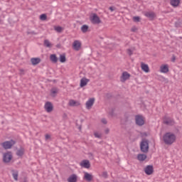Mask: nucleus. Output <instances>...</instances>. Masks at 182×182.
Wrapping results in <instances>:
<instances>
[{"mask_svg": "<svg viewBox=\"0 0 182 182\" xmlns=\"http://www.w3.org/2000/svg\"><path fill=\"white\" fill-rule=\"evenodd\" d=\"M177 136L173 132H166L162 136V141L166 146H171L173 143H176Z\"/></svg>", "mask_w": 182, "mask_h": 182, "instance_id": "1", "label": "nucleus"}, {"mask_svg": "<svg viewBox=\"0 0 182 182\" xmlns=\"http://www.w3.org/2000/svg\"><path fill=\"white\" fill-rule=\"evenodd\" d=\"M90 21L93 25H99L102 23V20L100 19V17H99V16H97V14L95 13L90 14Z\"/></svg>", "mask_w": 182, "mask_h": 182, "instance_id": "2", "label": "nucleus"}, {"mask_svg": "<svg viewBox=\"0 0 182 182\" xmlns=\"http://www.w3.org/2000/svg\"><path fill=\"white\" fill-rule=\"evenodd\" d=\"M141 150L143 153H147L149 151V141L144 139L140 144Z\"/></svg>", "mask_w": 182, "mask_h": 182, "instance_id": "3", "label": "nucleus"}, {"mask_svg": "<svg viewBox=\"0 0 182 182\" xmlns=\"http://www.w3.org/2000/svg\"><path fill=\"white\" fill-rule=\"evenodd\" d=\"M131 76L132 75H130V73H127V71L123 72L122 75L120 76V82L124 83L126 80H129V79H130Z\"/></svg>", "mask_w": 182, "mask_h": 182, "instance_id": "4", "label": "nucleus"}, {"mask_svg": "<svg viewBox=\"0 0 182 182\" xmlns=\"http://www.w3.org/2000/svg\"><path fill=\"white\" fill-rule=\"evenodd\" d=\"M135 122L138 126H143L144 124L145 119L141 115H136L135 117Z\"/></svg>", "mask_w": 182, "mask_h": 182, "instance_id": "5", "label": "nucleus"}, {"mask_svg": "<svg viewBox=\"0 0 182 182\" xmlns=\"http://www.w3.org/2000/svg\"><path fill=\"white\" fill-rule=\"evenodd\" d=\"M44 109L47 113H50V112L53 111V105L50 102H47L44 105Z\"/></svg>", "mask_w": 182, "mask_h": 182, "instance_id": "6", "label": "nucleus"}, {"mask_svg": "<svg viewBox=\"0 0 182 182\" xmlns=\"http://www.w3.org/2000/svg\"><path fill=\"white\" fill-rule=\"evenodd\" d=\"M95 105V98H90L85 103V107L87 110H90Z\"/></svg>", "mask_w": 182, "mask_h": 182, "instance_id": "7", "label": "nucleus"}, {"mask_svg": "<svg viewBox=\"0 0 182 182\" xmlns=\"http://www.w3.org/2000/svg\"><path fill=\"white\" fill-rule=\"evenodd\" d=\"M14 144H15V141L11 140V141H7L4 142L2 144V146L4 149H11L12 146H14Z\"/></svg>", "mask_w": 182, "mask_h": 182, "instance_id": "8", "label": "nucleus"}, {"mask_svg": "<svg viewBox=\"0 0 182 182\" xmlns=\"http://www.w3.org/2000/svg\"><path fill=\"white\" fill-rule=\"evenodd\" d=\"M68 106H70V107H77L80 106V102L75 100H70Z\"/></svg>", "mask_w": 182, "mask_h": 182, "instance_id": "9", "label": "nucleus"}, {"mask_svg": "<svg viewBox=\"0 0 182 182\" xmlns=\"http://www.w3.org/2000/svg\"><path fill=\"white\" fill-rule=\"evenodd\" d=\"M3 160L4 163H9L12 160V154L7 152L4 154Z\"/></svg>", "mask_w": 182, "mask_h": 182, "instance_id": "10", "label": "nucleus"}, {"mask_svg": "<svg viewBox=\"0 0 182 182\" xmlns=\"http://www.w3.org/2000/svg\"><path fill=\"white\" fill-rule=\"evenodd\" d=\"M73 48L75 50H80V48H82V43L77 40L75 41L73 43Z\"/></svg>", "mask_w": 182, "mask_h": 182, "instance_id": "11", "label": "nucleus"}, {"mask_svg": "<svg viewBox=\"0 0 182 182\" xmlns=\"http://www.w3.org/2000/svg\"><path fill=\"white\" fill-rule=\"evenodd\" d=\"M169 69H168V64H162L160 66L159 72L161 73H168Z\"/></svg>", "mask_w": 182, "mask_h": 182, "instance_id": "12", "label": "nucleus"}, {"mask_svg": "<svg viewBox=\"0 0 182 182\" xmlns=\"http://www.w3.org/2000/svg\"><path fill=\"white\" fill-rule=\"evenodd\" d=\"M144 15L146 16V18H149L150 21H153V19L156 18V14H154L153 11H146L144 13Z\"/></svg>", "mask_w": 182, "mask_h": 182, "instance_id": "13", "label": "nucleus"}, {"mask_svg": "<svg viewBox=\"0 0 182 182\" xmlns=\"http://www.w3.org/2000/svg\"><path fill=\"white\" fill-rule=\"evenodd\" d=\"M141 69L145 73H149L150 72V68L149 67V65L144 63H141Z\"/></svg>", "mask_w": 182, "mask_h": 182, "instance_id": "14", "label": "nucleus"}, {"mask_svg": "<svg viewBox=\"0 0 182 182\" xmlns=\"http://www.w3.org/2000/svg\"><path fill=\"white\" fill-rule=\"evenodd\" d=\"M154 171L153 166H147L144 169V172L147 176H151Z\"/></svg>", "mask_w": 182, "mask_h": 182, "instance_id": "15", "label": "nucleus"}, {"mask_svg": "<svg viewBox=\"0 0 182 182\" xmlns=\"http://www.w3.org/2000/svg\"><path fill=\"white\" fill-rule=\"evenodd\" d=\"M81 167H84V168H90V162L87 160H83L80 164Z\"/></svg>", "mask_w": 182, "mask_h": 182, "instance_id": "16", "label": "nucleus"}, {"mask_svg": "<svg viewBox=\"0 0 182 182\" xmlns=\"http://www.w3.org/2000/svg\"><path fill=\"white\" fill-rule=\"evenodd\" d=\"M83 178L86 181H92L93 180V175H92V173H89L87 172H84Z\"/></svg>", "mask_w": 182, "mask_h": 182, "instance_id": "17", "label": "nucleus"}, {"mask_svg": "<svg viewBox=\"0 0 182 182\" xmlns=\"http://www.w3.org/2000/svg\"><path fill=\"white\" fill-rule=\"evenodd\" d=\"M89 79L86 78V77H83L80 80V87H85V86H86L87 85V83H89Z\"/></svg>", "mask_w": 182, "mask_h": 182, "instance_id": "18", "label": "nucleus"}, {"mask_svg": "<svg viewBox=\"0 0 182 182\" xmlns=\"http://www.w3.org/2000/svg\"><path fill=\"white\" fill-rule=\"evenodd\" d=\"M170 4L173 8H177L180 5L181 1L180 0H170Z\"/></svg>", "mask_w": 182, "mask_h": 182, "instance_id": "19", "label": "nucleus"}, {"mask_svg": "<svg viewBox=\"0 0 182 182\" xmlns=\"http://www.w3.org/2000/svg\"><path fill=\"white\" fill-rule=\"evenodd\" d=\"M31 62L33 66H36V65L41 63V59L39 58H32Z\"/></svg>", "mask_w": 182, "mask_h": 182, "instance_id": "20", "label": "nucleus"}, {"mask_svg": "<svg viewBox=\"0 0 182 182\" xmlns=\"http://www.w3.org/2000/svg\"><path fill=\"white\" fill-rule=\"evenodd\" d=\"M68 182H77V176L76 174H73L69 176L68 178Z\"/></svg>", "mask_w": 182, "mask_h": 182, "instance_id": "21", "label": "nucleus"}, {"mask_svg": "<svg viewBox=\"0 0 182 182\" xmlns=\"http://www.w3.org/2000/svg\"><path fill=\"white\" fill-rule=\"evenodd\" d=\"M137 159L139 161H144L147 159V155L146 154H139Z\"/></svg>", "mask_w": 182, "mask_h": 182, "instance_id": "22", "label": "nucleus"}, {"mask_svg": "<svg viewBox=\"0 0 182 182\" xmlns=\"http://www.w3.org/2000/svg\"><path fill=\"white\" fill-rule=\"evenodd\" d=\"M12 176H13V178L16 181H18V171H12Z\"/></svg>", "mask_w": 182, "mask_h": 182, "instance_id": "23", "label": "nucleus"}, {"mask_svg": "<svg viewBox=\"0 0 182 182\" xmlns=\"http://www.w3.org/2000/svg\"><path fill=\"white\" fill-rule=\"evenodd\" d=\"M50 59L51 62H53V63H56V62H58V57H56V55H55V54H52L50 56Z\"/></svg>", "mask_w": 182, "mask_h": 182, "instance_id": "24", "label": "nucleus"}, {"mask_svg": "<svg viewBox=\"0 0 182 182\" xmlns=\"http://www.w3.org/2000/svg\"><path fill=\"white\" fill-rule=\"evenodd\" d=\"M81 31L82 33H86V32H87V31H89V26L87 25H83L81 27Z\"/></svg>", "mask_w": 182, "mask_h": 182, "instance_id": "25", "label": "nucleus"}, {"mask_svg": "<svg viewBox=\"0 0 182 182\" xmlns=\"http://www.w3.org/2000/svg\"><path fill=\"white\" fill-rule=\"evenodd\" d=\"M24 153H25V149L23 148H21L17 151L16 154L17 156L22 157V155L24 154Z\"/></svg>", "mask_w": 182, "mask_h": 182, "instance_id": "26", "label": "nucleus"}, {"mask_svg": "<svg viewBox=\"0 0 182 182\" xmlns=\"http://www.w3.org/2000/svg\"><path fill=\"white\" fill-rule=\"evenodd\" d=\"M54 30L55 31H57L58 33H60L63 31V28H62V27H60L59 26H54Z\"/></svg>", "mask_w": 182, "mask_h": 182, "instance_id": "27", "label": "nucleus"}, {"mask_svg": "<svg viewBox=\"0 0 182 182\" xmlns=\"http://www.w3.org/2000/svg\"><path fill=\"white\" fill-rule=\"evenodd\" d=\"M58 94V90L56 88H53L50 91V95L53 96V97H55L56 95Z\"/></svg>", "mask_w": 182, "mask_h": 182, "instance_id": "28", "label": "nucleus"}, {"mask_svg": "<svg viewBox=\"0 0 182 182\" xmlns=\"http://www.w3.org/2000/svg\"><path fill=\"white\" fill-rule=\"evenodd\" d=\"M60 62H61V63H65V62H66V56H65V55H60Z\"/></svg>", "mask_w": 182, "mask_h": 182, "instance_id": "29", "label": "nucleus"}, {"mask_svg": "<svg viewBox=\"0 0 182 182\" xmlns=\"http://www.w3.org/2000/svg\"><path fill=\"white\" fill-rule=\"evenodd\" d=\"M44 45H45V46H46L47 48H52V43H50V42L48 41V40H45V41H44Z\"/></svg>", "mask_w": 182, "mask_h": 182, "instance_id": "30", "label": "nucleus"}, {"mask_svg": "<svg viewBox=\"0 0 182 182\" xmlns=\"http://www.w3.org/2000/svg\"><path fill=\"white\" fill-rule=\"evenodd\" d=\"M94 136L97 139H102V134L100 132H94Z\"/></svg>", "mask_w": 182, "mask_h": 182, "instance_id": "31", "label": "nucleus"}, {"mask_svg": "<svg viewBox=\"0 0 182 182\" xmlns=\"http://www.w3.org/2000/svg\"><path fill=\"white\" fill-rule=\"evenodd\" d=\"M164 122L166 124H173L174 123V122L173 120H171V119H168V120L164 119Z\"/></svg>", "mask_w": 182, "mask_h": 182, "instance_id": "32", "label": "nucleus"}, {"mask_svg": "<svg viewBox=\"0 0 182 182\" xmlns=\"http://www.w3.org/2000/svg\"><path fill=\"white\" fill-rule=\"evenodd\" d=\"M48 17L46 16V14H41V16H40V19H41V21H46V18H47Z\"/></svg>", "mask_w": 182, "mask_h": 182, "instance_id": "33", "label": "nucleus"}, {"mask_svg": "<svg viewBox=\"0 0 182 182\" xmlns=\"http://www.w3.org/2000/svg\"><path fill=\"white\" fill-rule=\"evenodd\" d=\"M134 22H140V17L139 16H134L133 17Z\"/></svg>", "mask_w": 182, "mask_h": 182, "instance_id": "34", "label": "nucleus"}, {"mask_svg": "<svg viewBox=\"0 0 182 182\" xmlns=\"http://www.w3.org/2000/svg\"><path fill=\"white\" fill-rule=\"evenodd\" d=\"M46 140H50V134H46L45 135Z\"/></svg>", "mask_w": 182, "mask_h": 182, "instance_id": "35", "label": "nucleus"}, {"mask_svg": "<svg viewBox=\"0 0 182 182\" xmlns=\"http://www.w3.org/2000/svg\"><path fill=\"white\" fill-rule=\"evenodd\" d=\"M132 32H137V27L134 26L131 28Z\"/></svg>", "mask_w": 182, "mask_h": 182, "instance_id": "36", "label": "nucleus"}, {"mask_svg": "<svg viewBox=\"0 0 182 182\" xmlns=\"http://www.w3.org/2000/svg\"><path fill=\"white\" fill-rule=\"evenodd\" d=\"M101 122L102 123H103V124H107V121L106 120V119H102Z\"/></svg>", "mask_w": 182, "mask_h": 182, "instance_id": "37", "label": "nucleus"}, {"mask_svg": "<svg viewBox=\"0 0 182 182\" xmlns=\"http://www.w3.org/2000/svg\"><path fill=\"white\" fill-rule=\"evenodd\" d=\"M109 11H111V12H113V11H116V8L111 6L109 7Z\"/></svg>", "mask_w": 182, "mask_h": 182, "instance_id": "38", "label": "nucleus"}, {"mask_svg": "<svg viewBox=\"0 0 182 182\" xmlns=\"http://www.w3.org/2000/svg\"><path fill=\"white\" fill-rule=\"evenodd\" d=\"M147 136V133H146V132L141 133V136H142V137H145V136Z\"/></svg>", "mask_w": 182, "mask_h": 182, "instance_id": "39", "label": "nucleus"}, {"mask_svg": "<svg viewBox=\"0 0 182 182\" xmlns=\"http://www.w3.org/2000/svg\"><path fill=\"white\" fill-rule=\"evenodd\" d=\"M20 73H21V75H23L25 73V70H23V69H21L20 70Z\"/></svg>", "mask_w": 182, "mask_h": 182, "instance_id": "40", "label": "nucleus"}, {"mask_svg": "<svg viewBox=\"0 0 182 182\" xmlns=\"http://www.w3.org/2000/svg\"><path fill=\"white\" fill-rule=\"evenodd\" d=\"M109 129H106L105 131L106 134H109Z\"/></svg>", "mask_w": 182, "mask_h": 182, "instance_id": "41", "label": "nucleus"}, {"mask_svg": "<svg viewBox=\"0 0 182 182\" xmlns=\"http://www.w3.org/2000/svg\"><path fill=\"white\" fill-rule=\"evenodd\" d=\"M127 52H128L129 55H132V50H128Z\"/></svg>", "mask_w": 182, "mask_h": 182, "instance_id": "42", "label": "nucleus"}, {"mask_svg": "<svg viewBox=\"0 0 182 182\" xmlns=\"http://www.w3.org/2000/svg\"><path fill=\"white\" fill-rule=\"evenodd\" d=\"M103 174H104L105 177H106L107 176V172H104Z\"/></svg>", "mask_w": 182, "mask_h": 182, "instance_id": "43", "label": "nucleus"}, {"mask_svg": "<svg viewBox=\"0 0 182 182\" xmlns=\"http://www.w3.org/2000/svg\"><path fill=\"white\" fill-rule=\"evenodd\" d=\"M174 60H176V58H173V62H174Z\"/></svg>", "mask_w": 182, "mask_h": 182, "instance_id": "44", "label": "nucleus"}]
</instances>
